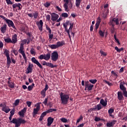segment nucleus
I'll list each match as a JSON object with an SVG mask.
<instances>
[{
    "mask_svg": "<svg viewBox=\"0 0 127 127\" xmlns=\"http://www.w3.org/2000/svg\"><path fill=\"white\" fill-rule=\"evenodd\" d=\"M95 110L98 111V109H96V108H90V109H89V111H90V112H92L93 111H95Z\"/></svg>",
    "mask_w": 127,
    "mask_h": 127,
    "instance_id": "0e129e2a",
    "label": "nucleus"
},
{
    "mask_svg": "<svg viewBox=\"0 0 127 127\" xmlns=\"http://www.w3.org/2000/svg\"><path fill=\"white\" fill-rule=\"evenodd\" d=\"M37 26H38V29L39 31H42V27H43V21L42 20H39V23L37 22L36 23Z\"/></svg>",
    "mask_w": 127,
    "mask_h": 127,
    "instance_id": "4be33fe9",
    "label": "nucleus"
},
{
    "mask_svg": "<svg viewBox=\"0 0 127 127\" xmlns=\"http://www.w3.org/2000/svg\"><path fill=\"white\" fill-rule=\"evenodd\" d=\"M0 107L2 108V111L4 112V113H5L6 114L9 113V111H10V109L6 108V105H5V103L0 104Z\"/></svg>",
    "mask_w": 127,
    "mask_h": 127,
    "instance_id": "f8f14e48",
    "label": "nucleus"
},
{
    "mask_svg": "<svg viewBox=\"0 0 127 127\" xmlns=\"http://www.w3.org/2000/svg\"><path fill=\"white\" fill-rule=\"evenodd\" d=\"M101 106H103V105H101L100 104H98V105H96V106H94V108H92V109H98V111H99L101 110L102 108H103V107Z\"/></svg>",
    "mask_w": 127,
    "mask_h": 127,
    "instance_id": "f704fd0d",
    "label": "nucleus"
},
{
    "mask_svg": "<svg viewBox=\"0 0 127 127\" xmlns=\"http://www.w3.org/2000/svg\"><path fill=\"white\" fill-rule=\"evenodd\" d=\"M27 41H28L27 39H24L23 40H22V42L24 43V44L23 43L20 44V46H21V44H22V47H23V44H26V42Z\"/></svg>",
    "mask_w": 127,
    "mask_h": 127,
    "instance_id": "680f3d73",
    "label": "nucleus"
},
{
    "mask_svg": "<svg viewBox=\"0 0 127 127\" xmlns=\"http://www.w3.org/2000/svg\"><path fill=\"white\" fill-rule=\"evenodd\" d=\"M33 67V64H28V66L27 67V71L26 72V74H29L30 73H32Z\"/></svg>",
    "mask_w": 127,
    "mask_h": 127,
    "instance_id": "6ab92c4d",
    "label": "nucleus"
},
{
    "mask_svg": "<svg viewBox=\"0 0 127 127\" xmlns=\"http://www.w3.org/2000/svg\"><path fill=\"white\" fill-rule=\"evenodd\" d=\"M31 61L32 62V63L36 64V65H37V66H38L39 68L43 69V66H42V64H41L39 62H38V61H37V60H36L35 58L33 57L32 58H31Z\"/></svg>",
    "mask_w": 127,
    "mask_h": 127,
    "instance_id": "9b49d317",
    "label": "nucleus"
},
{
    "mask_svg": "<svg viewBox=\"0 0 127 127\" xmlns=\"http://www.w3.org/2000/svg\"><path fill=\"white\" fill-rule=\"evenodd\" d=\"M54 112H56V109H49L47 110V111L43 112V113H51Z\"/></svg>",
    "mask_w": 127,
    "mask_h": 127,
    "instance_id": "72a5a7b5",
    "label": "nucleus"
},
{
    "mask_svg": "<svg viewBox=\"0 0 127 127\" xmlns=\"http://www.w3.org/2000/svg\"><path fill=\"white\" fill-rule=\"evenodd\" d=\"M59 58V55L58 52L54 51L52 53V55H50V53H48L47 54L41 55L38 57V59L41 60H46V61H49L50 59L52 60V61L56 62L58 61Z\"/></svg>",
    "mask_w": 127,
    "mask_h": 127,
    "instance_id": "f257e3e1",
    "label": "nucleus"
},
{
    "mask_svg": "<svg viewBox=\"0 0 127 127\" xmlns=\"http://www.w3.org/2000/svg\"><path fill=\"white\" fill-rule=\"evenodd\" d=\"M4 42H5L6 43L15 44V43H16V42H17V40L14 41L13 40L10 39V38H4Z\"/></svg>",
    "mask_w": 127,
    "mask_h": 127,
    "instance_id": "b1692460",
    "label": "nucleus"
},
{
    "mask_svg": "<svg viewBox=\"0 0 127 127\" xmlns=\"http://www.w3.org/2000/svg\"><path fill=\"white\" fill-rule=\"evenodd\" d=\"M111 33L114 34L115 33V26H112L111 27Z\"/></svg>",
    "mask_w": 127,
    "mask_h": 127,
    "instance_id": "052dcab7",
    "label": "nucleus"
},
{
    "mask_svg": "<svg viewBox=\"0 0 127 127\" xmlns=\"http://www.w3.org/2000/svg\"><path fill=\"white\" fill-rule=\"evenodd\" d=\"M34 86V83H32V84H31V85H29L27 87V90L28 91H30L31 90H32V89L33 88V87Z\"/></svg>",
    "mask_w": 127,
    "mask_h": 127,
    "instance_id": "58836bf2",
    "label": "nucleus"
},
{
    "mask_svg": "<svg viewBox=\"0 0 127 127\" xmlns=\"http://www.w3.org/2000/svg\"><path fill=\"white\" fill-rule=\"evenodd\" d=\"M44 7L48 8L49 6H50V3L46 2V3H44Z\"/></svg>",
    "mask_w": 127,
    "mask_h": 127,
    "instance_id": "603ef678",
    "label": "nucleus"
},
{
    "mask_svg": "<svg viewBox=\"0 0 127 127\" xmlns=\"http://www.w3.org/2000/svg\"><path fill=\"white\" fill-rule=\"evenodd\" d=\"M43 65H46L48 67H49L50 68H56V67H58V65L55 64H53L50 63H47V62L43 61V64H42Z\"/></svg>",
    "mask_w": 127,
    "mask_h": 127,
    "instance_id": "2eb2a0df",
    "label": "nucleus"
},
{
    "mask_svg": "<svg viewBox=\"0 0 127 127\" xmlns=\"http://www.w3.org/2000/svg\"><path fill=\"white\" fill-rule=\"evenodd\" d=\"M111 74L114 75V76L115 77H116V78H117V77H118L117 74L115 72V71H114V70L111 71Z\"/></svg>",
    "mask_w": 127,
    "mask_h": 127,
    "instance_id": "13d9d810",
    "label": "nucleus"
},
{
    "mask_svg": "<svg viewBox=\"0 0 127 127\" xmlns=\"http://www.w3.org/2000/svg\"><path fill=\"white\" fill-rule=\"evenodd\" d=\"M63 46H56L55 45H49L48 47L51 49L52 50H54L59 48V47H62Z\"/></svg>",
    "mask_w": 127,
    "mask_h": 127,
    "instance_id": "7c9ffc66",
    "label": "nucleus"
},
{
    "mask_svg": "<svg viewBox=\"0 0 127 127\" xmlns=\"http://www.w3.org/2000/svg\"><path fill=\"white\" fill-rule=\"evenodd\" d=\"M126 84L125 82H122L121 83H120V89H121L123 92L119 91L117 92V99H119V101H122L124 99L123 96L127 98V92L126 89V87L123 85Z\"/></svg>",
    "mask_w": 127,
    "mask_h": 127,
    "instance_id": "f03ea898",
    "label": "nucleus"
},
{
    "mask_svg": "<svg viewBox=\"0 0 127 127\" xmlns=\"http://www.w3.org/2000/svg\"><path fill=\"white\" fill-rule=\"evenodd\" d=\"M48 102V98L44 99V101H43V103L44 104V105L48 106V107H49V108H52L53 107V104H52V102Z\"/></svg>",
    "mask_w": 127,
    "mask_h": 127,
    "instance_id": "aec40b11",
    "label": "nucleus"
},
{
    "mask_svg": "<svg viewBox=\"0 0 127 127\" xmlns=\"http://www.w3.org/2000/svg\"><path fill=\"white\" fill-rule=\"evenodd\" d=\"M62 19H63L61 18V17H60L59 18V19H57V20H55V21H57V22H60Z\"/></svg>",
    "mask_w": 127,
    "mask_h": 127,
    "instance_id": "338daca9",
    "label": "nucleus"
},
{
    "mask_svg": "<svg viewBox=\"0 0 127 127\" xmlns=\"http://www.w3.org/2000/svg\"><path fill=\"white\" fill-rule=\"evenodd\" d=\"M46 29L48 31V33H49V39H53V34H52V30L50 29L48 25H46Z\"/></svg>",
    "mask_w": 127,
    "mask_h": 127,
    "instance_id": "bb28decb",
    "label": "nucleus"
},
{
    "mask_svg": "<svg viewBox=\"0 0 127 127\" xmlns=\"http://www.w3.org/2000/svg\"><path fill=\"white\" fill-rule=\"evenodd\" d=\"M114 109L111 108L109 109L108 113L109 114H112V113H114Z\"/></svg>",
    "mask_w": 127,
    "mask_h": 127,
    "instance_id": "864d4df0",
    "label": "nucleus"
},
{
    "mask_svg": "<svg viewBox=\"0 0 127 127\" xmlns=\"http://www.w3.org/2000/svg\"><path fill=\"white\" fill-rule=\"evenodd\" d=\"M50 17L52 18V21L53 22H55V20H56V19H58V18H60L59 17V15L55 13H50Z\"/></svg>",
    "mask_w": 127,
    "mask_h": 127,
    "instance_id": "dca6fc26",
    "label": "nucleus"
},
{
    "mask_svg": "<svg viewBox=\"0 0 127 127\" xmlns=\"http://www.w3.org/2000/svg\"><path fill=\"white\" fill-rule=\"evenodd\" d=\"M15 86V84L14 82L10 81H8V87L10 88H14V87Z\"/></svg>",
    "mask_w": 127,
    "mask_h": 127,
    "instance_id": "473e14b6",
    "label": "nucleus"
},
{
    "mask_svg": "<svg viewBox=\"0 0 127 127\" xmlns=\"http://www.w3.org/2000/svg\"><path fill=\"white\" fill-rule=\"evenodd\" d=\"M83 120V117H82V116H79V119H77V121L76 122V124H78L79 123V122L80 121V120Z\"/></svg>",
    "mask_w": 127,
    "mask_h": 127,
    "instance_id": "5fc2aeb1",
    "label": "nucleus"
},
{
    "mask_svg": "<svg viewBox=\"0 0 127 127\" xmlns=\"http://www.w3.org/2000/svg\"><path fill=\"white\" fill-rule=\"evenodd\" d=\"M0 18L3 19L4 21H5V23L7 25H8V27H9V28H13V29H14V32H15V31H16V27H15L14 22H12V21H11V20L6 19L5 17H4V16L2 15H0Z\"/></svg>",
    "mask_w": 127,
    "mask_h": 127,
    "instance_id": "0eeeda50",
    "label": "nucleus"
},
{
    "mask_svg": "<svg viewBox=\"0 0 127 127\" xmlns=\"http://www.w3.org/2000/svg\"><path fill=\"white\" fill-rule=\"evenodd\" d=\"M99 105L103 106V107H106L107 105V100H104L103 99H101V100H100V104Z\"/></svg>",
    "mask_w": 127,
    "mask_h": 127,
    "instance_id": "c85d7f7f",
    "label": "nucleus"
},
{
    "mask_svg": "<svg viewBox=\"0 0 127 127\" xmlns=\"http://www.w3.org/2000/svg\"><path fill=\"white\" fill-rule=\"evenodd\" d=\"M3 54L6 57V65H8V67L10 66V64L11 63L14 64L16 63V61H15L14 59L10 58V57L9 56V51H7L6 49L4 50Z\"/></svg>",
    "mask_w": 127,
    "mask_h": 127,
    "instance_id": "39448f33",
    "label": "nucleus"
},
{
    "mask_svg": "<svg viewBox=\"0 0 127 127\" xmlns=\"http://www.w3.org/2000/svg\"><path fill=\"white\" fill-rule=\"evenodd\" d=\"M63 25L64 28H65V32L67 33H68L69 31L72 30V28H73V23L70 21H66V22Z\"/></svg>",
    "mask_w": 127,
    "mask_h": 127,
    "instance_id": "6e6552de",
    "label": "nucleus"
},
{
    "mask_svg": "<svg viewBox=\"0 0 127 127\" xmlns=\"http://www.w3.org/2000/svg\"><path fill=\"white\" fill-rule=\"evenodd\" d=\"M19 53L22 55V58H24L25 63H27V59L26 58V55H25V51H23V47L22 46V44L19 49Z\"/></svg>",
    "mask_w": 127,
    "mask_h": 127,
    "instance_id": "1a4fd4ad",
    "label": "nucleus"
},
{
    "mask_svg": "<svg viewBox=\"0 0 127 127\" xmlns=\"http://www.w3.org/2000/svg\"><path fill=\"white\" fill-rule=\"evenodd\" d=\"M55 9H57V10H58V11H62V10H61V8H60V7H59L58 6H55Z\"/></svg>",
    "mask_w": 127,
    "mask_h": 127,
    "instance_id": "e2e57ef3",
    "label": "nucleus"
},
{
    "mask_svg": "<svg viewBox=\"0 0 127 127\" xmlns=\"http://www.w3.org/2000/svg\"><path fill=\"white\" fill-rule=\"evenodd\" d=\"M97 81L98 80L96 79H90L89 81H84V80H82L81 84L82 86H85V88H84V90H88V91H92L93 87H94V85L93 84H95ZM89 82L93 84H91Z\"/></svg>",
    "mask_w": 127,
    "mask_h": 127,
    "instance_id": "7ed1b4c3",
    "label": "nucleus"
},
{
    "mask_svg": "<svg viewBox=\"0 0 127 127\" xmlns=\"http://www.w3.org/2000/svg\"><path fill=\"white\" fill-rule=\"evenodd\" d=\"M64 45H65V43H64L63 41L62 42H58L57 43V44L55 45V46H63Z\"/></svg>",
    "mask_w": 127,
    "mask_h": 127,
    "instance_id": "c9c22d12",
    "label": "nucleus"
},
{
    "mask_svg": "<svg viewBox=\"0 0 127 127\" xmlns=\"http://www.w3.org/2000/svg\"><path fill=\"white\" fill-rule=\"evenodd\" d=\"M123 51V48H121L119 50H116V51H117V52H121V51Z\"/></svg>",
    "mask_w": 127,
    "mask_h": 127,
    "instance_id": "69168bd1",
    "label": "nucleus"
},
{
    "mask_svg": "<svg viewBox=\"0 0 127 127\" xmlns=\"http://www.w3.org/2000/svg\"><path fill=\"white\" fill-rule=\"evenodd\" d=\"M84 127V124H79L78 126H77V127Z\"/></svg>",
    "mask_w": 127,
    "mask_h": 127,
    "instance_id": "774afa93",
    "label": "nucleus"
},
{
    "mask_svg": "<svg viewBox=\"0 0 127 127\" xmlns=\"http://www.w3.org/2000/svg\"><path fill=\"white\" fill-rule=\"evenodd\" d=\"M104 82L106 83V84H107V85H109V86H112V83H111V82L106 81V80H104Z\"/></svg>",
    "mask_w": 127,
    "mask_h": 127,
    "instance_id": "c03bdc74",
    "label": "nucleus"
},
{
    "mask_svg": "<svg viewBox=\"0 0 127 127\" xmlns=\"http://www.w3.org/2000/svg\"><path fill=\"white\" fill-rule=\"evenodd\" d=\"M40 109V105L39 104H37V106H36V108L33 109V112H32V117L34 118L37 114H38V112Z\"/></svg>",
    "mask_w": 127,
    "mask_h": 127,
    "instance_id": "4468645a",
    "label": "nucleus"
},
{
    "mask_svg": "<svg viewBox=\"0 0 127 127\" xmlns=\"http://www.w3.org/2000/svg\"><path fill=\"white\" fill-rule=\"evenodd\" d=\"M10 40L14 41V42L17 41V35L16 34H14V35L11 37Z\"/></svg>",
    "mask_w": 127,
    "mask_h": 127,
    "instance_id": "4c0bfd02",
    "label": "nucleus"
},
{
    "mask_svg": "<svg viewBox=\"0 0 127 127\" xmlns=\"http://www.w3.org/2000/svg\"><path fill=\"white\" fill-rule=\"evenodd\" d=\"M116 123V120H112L111 122L106 123V127H113Z\"/></svg>",
    "mask_w": 127,
    "mask_h": 127,
    "instance_id": "cd10ccee",
    "label": "nucleus"
},
{
    "mask_svg": "<svg viewBox=\"0 0 127 127\" xmlns=\"http://www.w3.org/2000/svg\"><path fill=\"white\" fill-rule=\"evenodd\" d=\"M60 100L62 101V104L66 105L68 103V100L71 101H73V99L68 96V94H65L63 92H61L60 94Z\"/></svg>",
    "mask_w": 127,
    "mask_h": 127,
    "instance_id": "20e7f679",
    "label": "nucleus"
},
{
    "mask_svg": "<svg viewBox=\"0 0 127 127\" xmlns=\"http://www.w3.org/2000/svg\"><path fill=\"white\" fill-rule=\"evenodd\" d=\"M54 122V119L52 118V117L48 118L47 126L50 127L53 124V122Z\"/></svg>",
    "mask_w": 127,
    "mask_h": 127,
    "instance_id": "a878e982",
    "label": "nucleus"
},
{
    "mask_svg": "<svg viewBox=\"0 0 127 127\" xmlns=\"http://www.w3.org/2000/svg\"><path fill=\"white\" fill-rule=\"evenodd\" d=\"M71 30H69L68 33L67 34L68 35V38H70V41H71V36H72V37H74V33L71 32V35H69V31Z\"/></svg>",
    "mask_w": 127,
    "mask_h": 127,
    "instance_id": "79ce46f5",
    "label": "nucleus"
},
{
    "mask_svg": "<svg viewBox=\"0 0 127 127\" xmlns=\"http://www.w3.org/2000/svg\"><path fill=\"white\" fill-rule=\"evenodd\" d=\"M69 0H64V2H65V3H64V8L65 9V11L68 12L69 11V9H68V3H69Z\"/></svg>",
    "mask_w": 127,
    "mask_h": 127,
    "instance_id": "a211bd4d",
    "label": "nucleus"
},
{
    "mask_svg": "<svg viewBox=\"0 0 127 127\" xmlns=\"http://www.w3.org/2000/svg\"><path fill=\"white\" fill-rule=\"evenodd\" d=\"M109 25L112 26V27H115V25H118V19L114 18H112L111 20H110Z\"/></svg>",
    "mask_w": 127,
    "mask_h": 127,
    "instance_id": "ddd939ff",
    "label": "nucleus"
},
{
    "mask_svg": "<svg viewBox=\"0 0 127 127\" xmlns=\"http://www.w3.org/2000/svg\"><path fill=\"white\" fill-rule=\"evenodd\" d=\"M19 103H20V100L16 99V100H15V102H14V105H15V106H17V105H18V104Z\"/></svg>",
    "mask_w": 127,
    "mask_h": 127,
    "instance_id": "37998d69",
    "label": "nucleus"
},
{
    "mask_svg": "<svg viewBox=\"0 0 127 127\" xmlns=\"http://www.w3.org/2000/svg\"><path fill=\"white\" fill-rule=\"evenodd\" d=\"M100 22H101V19L100 18V17H98V20H96V23H95V21H92V24L94 25L95 24V28L94 29V30H95V32H96L97 30H98V28H99V25H100Z\"/></svg>",
    "mask_w": 127,
    "mask_h": 127,
    "instance_id": "9d476101",
    "label": "nucleus"
},
{
    "mask_svg": "<svg viewBox=\"0 0 127 127\" xmlns=\"http://www.w3.org/2000/svg\"><path fill=\"white\" fill-rule=\"evenodd\" d=\"M100 121H102L103 122H105V120L103 119H100V118H99L98 117H95V118H94V121L95 122H99Z\"/></svg>",
    "mask_w": 127,
    "mask_h": 127,
    "instance_id": "e433bc0d",
    "label": "nucleus"
},
{
    "mask_svg": "<svg viewBox=\"0 0 127 127\" xmlns=\"http://www.w3.org/2000/svg\"><path fill=\"white\" fill-rule=\"evenodd\" d=\"M26 108H24V109H22L21 111H19V113H18V114H19V116L21 117H25V113H26Z\"/></svg>",
    "mask_w": 127,
    "mask_h": 127,
    "instance_id": "412c9836",
    "label": "nucleus"
},
{
    "mask_svg": "<svg viewBox=\"0 0 127 127\" xmlns=\"http://www.w3.org/2000/svg\"><path fill=\"white\" fill-rule=\"evenodd\" d=\"M99 35L101 37H104V32L101 30H99Z\"/></svg>",
    "mask_w": 127,
    "mask_h": 127,
    "instance_id": "49530a36",
    "label": "nucleus"
},
{
    "mask_svg": "<svg viewBox=\"0 0 127 127\" xmlns=\"http://www.w3.org/2000/svg\"><path fill=\"white\" fill-rule=\"evenodd\" d=\"M13 53H14V55L15 56H17V54H18V53H20L19 52H17V50H13Z\"/></svg>",
    "mask_w": 127,
    "mask_h": 127,
    "instance_id": "bf43d9fd",
    "label": "nucleus"
},
{
    "mask_svg": "<svg viewBox=\"0 0 127 127\" xmlns=\"http://www.w3.org/2000/svg\"><path fill=\"white\" fill-rule=\"evenodd\" d=\"M10 123H13L15 124V127H20L21 124H25L26 123V121L21 118L18 119H13V120L10 121Z\"/></svg>",
    "mask_w": 127,
    "mask_h": 127,
    "instance_id": "423d86ee",
    "label": "nucleus"
},
{
    "mask_svg": "<svg viewBox=\"0 0 127 127\" xmlns=\"http://www.w3.org/2000/svg\"><path fill=\"white\" fill-rule=\"evenodd\" d=\"M114 38L115 39V41H116V42H117V44H119V45H120V41L118 40V39H117V36H116V34L114 35Z\"/></svg>",
    "mask_w": 127,
    "mask_h": 127,
    "instance_id": "de8ad7c7",
    "label": "nucleus"
},
{
    "mask_svg": "<svg viewBox=\"0 0 127 127\" xmlns=\"http://www.w3.org/2000/svg\"><path fill=\"white\" fill-rule=\"evenodd\" d=\"M48 84H46V86H45L44 89L41 91V95H42V97L45 98V92L47 91V90L48 89Z\"/></svg>",
    "mask_w": 127,
    "mask_h": 127,
    "instance_id": "5701e85b",
    "label": "nucleus"
},
{
    "mask_svg": "<svg viewBox=\"0 0 127 127\" xmlns=\"http://www.w3.org/2000/svg\"><path fill=\"white\" fill-rule=\"evenodd\" d=\"M46 20L48 21H50V20H52V17H50V15H47L46 16Z\"/></svg>",
    "mask_w": 127,
    "mask_h": 127,
    "instance_id": "09e8293b",
    "label": "nucleus"
},
{
    "mask_svg": "<svg viewBox=\"0 0 127 127\" xmlns=\"http://www.w3.org/2000/svg\"><path fill=\"white\" fill-rule=\"evenodd\" d=\"M32 104L30 101L26 102V105H27V107L30 108L31 107V104Z\"/></svg>",
    "mask_w": 127,
    "mask_h": 127,
    "instance_id": "4d7b16f0",
    "label": "nucleus"
},
{
    "mask_svg": "<svg viewBox=\"0 0 127 127\" xmlns=\"http://www.w3.org/2000/svg\"><path fill=\"white\" fill-rule=\"evenodd\" d=\"M27 16L30 18H33L35 19H37V17H38V11H35L33 13H28L27 14Z\"/></svg>",
    "mask_w": 127,
    "mask_h": 127,
    "instance_id": "f3484780",
    "label": "nucleus"
},
{
    "mask_svg": "<svg viewBox=\"0 0 127 127\" xmlns=\"http://www.w3.org/2000/svg\"><path fill=\"white\" fill-rule=\"evenodd\" d=\"M17 7L18 10H21L22 9V5H21L20 3H14L13 4V9H15Z\"/></svg>",
    "mask_w": 127,
    "mask_h": 127,
    "instance_id": "393cba45",
    "label": "nucleus"
},
{
    "mask_svg": "<svg viewBox=\"0 0 127 127\" xmlns=\"http://www.w3.org/2000/svg\"><path fill=\"white\" fill-rule=\"evenodd\" d=\"M60 121H62V122L64 123H67V119H66L65 118H62V119H60Z\"/></svg>",
    "mask_w": 127,
    "mask_h": 127,
    "instance_id": "6e6d98bb",
    "label": "nucleus"
},
{
    "mask_svg": "<svg viewBox=\"0 0 127 127\" xmlns=\"http://www.w3.org/2000/svg\"><path fill=\"white\" fill-rule=\"evenodd\" d=\"M62 17L64 18H67L68 17V15L66 13H63L62 14Z\"/></svg>",
    "mask_w": 127,
    "mask_h": 127,
    "instance_id": "3c124183",
    "label": "nucleus"
},
{
    "mask_svg": "<svg viewBox=\"0 0 127 127\" xmlns=\"http://www.w3.org/2000/svg\"><path fill=\"white\" fill-rule=\"evenodd\" d=\"M80 2H82V0H76V7H79V5L80 4Z\"/></svg>",
    "mask_w": 127,
    "mask_h": 127,
    "instance_id": "ea45409f",
    "label": "nucleus"
},
{
    "mask_svg": "<svg viewBox=\"0 0 127 127\" xmlns=\"http://www.w3.org/2000/svg\"><path fill=\"white\" fill-rule=\"evenodd\" d=\"M49 113H42V114H41V116L39 117V122H41L42 121H43V118L45 116H47V114Z\"/></svg>",
    "mask_w": 127,
    "mask_h": 127,
    "instance_id": "2f4dec72",
    "label": "nucleus"
},
{
    "mask_svg": "<svg viewBox=\"0 0 127 127\" xmlns=\"http://www.w3.org/2000/svg\"><path fill=\"white\" fill-rule=\"evenodd\" d=\"M6 31V24H4L2 27H0V32L4 34Z\"/></svg>",
    "mask_w": 127,
    "mask_h": 127,
    "instance_id": "c756f323",
    "label": "nucleus"
},
{
    "mask_svg": "<svg viewBox=\"0 0 127 127\" xmlns=\"http://www.w3.org/2000/svg\"><path fill=\"white\" fill-rule=\"evenodd\" d=\"M30 53H31V55H32L36 54V51H34L33 48L31 49V50H30Z\"/></svg>",
    "mask_w": 127,
    "mask_h": 127,
    "instance_id": "a18cd8bd",
    "label": "nucleus"
},
{
    "mask_svg": "<svg viewBox=\"0 0 127 127\" xmlns=\"http://www.w3.org/2000/svg\"><path fill=\"white\" fill-rule=\"evenodd\" d=\"M100 55H101V56L104 57L107 56V54L103 51V50H100Z\"/></svg>",
    "mask_w": 127,
    "mask_h": 127,
    "instance_id": "a19ab883",
    "label": "nucleus"
},
{
    "mask_svg": "<svg viewBox=\"0 0 127 127\" xmlns=\"http://www.w3.org/2000/svg\"><path fill=\"white\" fill-rule=\"evenodd\" d=\"M9 112H10V115H9V116H14L15 113V109L11 110Z\"/></svg>",
    "mask_w": 127,
    "mask_h": 127,
    "instance_id": "8fccbe9b",
    "label": "nucleus"
}]
</instances>
